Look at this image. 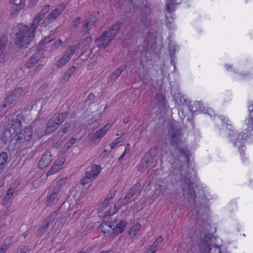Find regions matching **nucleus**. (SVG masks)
I'll return each mask as SVG.
<instances>
[{"mask_svg": "<svg viewBox=\"0 0 253 253\" xmlns=\"http://www.w3.org/2000/svg\"><path fill=\"white\" fill-rule=\"evenodd\" d=\"M49 9V6L46 5L44 6L42 10L37 14V15L33 19V22L39 26L40 22L43 19L45 14L48 12Z\"/></svg>", "mask_w": 253, "mask_h": 253, "instance_id": "nucleus-18", "label": "nucleus"}, {"mask_svg": "<svg viewBox=\"0 0 253 253\" xmlns=\"http://www.w3.org/2000/svg\"><path fill=\"white\" fill-rule=\"evenodd\" d=\"M249 136V135L247 134V133H244L243 134H239L238 135L237 137V140L236 142H235V144H236L237 142H238L239 141H240L241 143H243V140L246 139V138Z\"/></svg>", "mask_w": 253, "mask_h": 253, "instance_id": "nucleus-43", "label": "nucleus"}, {"mask_svg": "<svg viewBox=\"0 0 253 253\" xmlns=\"http://www.w3.org/2000/svg\"><path fill=\"white\" fill-rule=\"evenodd\" d=\"M124 71V69L121 68L116 69L109 77L108 82L114 83L121 75L122 72Z\"/></svg>", "mask_w": 253, "mask_h": 253, "instance_id": "nucleus-28", "label": "nucleus"}, {"mask_svg": "<svg viewBox=\"0 0 253 253\" xmlns=\"http://www.w3.org/2000/svg\"><path fill=\"white\" fill-rule=\"evenodd\" d=\"M122 26V24L121 22H117L113 25L108 30L104 31L95 40L96 45L99 48H106L114 39Z\"/></svg>", "mask_w": 253, "mask_h": 253, "instance_id": "nucleus-4", "label": "nucleus"}, {"mask_svg": "<svg viewBox=\"0 0 253 253\" xmlns=\"http://www.w3.org/2000/svg\"><path fill=\"white\" fill-rule=\"evenodd\" d=\"M121 140H122V138L120 137H118V138L115 139L114 141H113L112 143H111L110 144V146H111V149H113V148H114L117 146V145H118L119 143H120L121 142Z\"/></svg>", "mask_w": 253, "mask_h": 253, "instance_id": "nucleus-49", "label": "nucleus"}, {"mask_svg": "<svg viewBox=\"0 0 253 253\" xmlns=\"http://www.w3.org/2000/svg\"><path fill=\"white\" fill-rule=\"evenodd\" d=\"M110 127V125H106L103 127L96 131L92 135L91 139L93 141H96L97 139H100L106 134Z\"/></svg>", "mask_w": 253, "mask_h": 253, "instance_id": "nucleus-13", "label": "nucleus"}, {"mask_svg": "<svg viewBox=\"0 0 253 253\" xmlns=\"http://www.w3.org/2000/svg\"><path fill=\"white\" fill-rule=\"evenodd\" d=\"M21 127V123L20 121L16 119L13 121V123L11 125V127H10L9 128H11L12 133L14 134L16 130H19Z\"/></svg>", "mask_w": 253, "mask_h": 253, "instance_id": "nucleus-36", "label": "nucleus"}, {"mask_svg": "<svg viewBox=\"0 0 253 253\" xmlns=\"http://www.w3.org/2000/svg\"><path fill=\"white\" fill-rule=\"evenodd\" d=\"M97 175L92 173L91 171H87L85 174V176L81 180V184L84 185L92 181Z\"/></svg>", "mask_w": 253, "mask_h": 253, "instance_id": "nucleus-24", "label": "nucleus"}, {"mask_svg": "<svg viewBox=\"0 0 253 253\" xmlns=\"http://www.w3.org/2000/svg\"><path fill=\"white\" fill-rule=\"evenodd\" d=\"M59 125L57 124L52 118H51L47 122L46 124V131L47 133H51L56 129H57Z\"/></svg>", "mask_w": 253, "mask_h": 253, "instance_id": "nucleus-23", "label": "nucleus"}, {"mask_svg": "<svg viewBox=\"0 0 253 253\" xmlns=\"http://www.w3.org/2000/svg\"><path fill=\"white\" fill-rule=\"evenodd\" d=\"M189 109L192 112H196L198 111H202V107L200 101H195L192 104H190Z\"/></svg>", "mask_w": 253, "mask_h": 253, "instance_id": "nucleus-34", "label": "nucleus"}, {"mask_svg": "<svg viewBox=\"0 0 253 253\" xmlns=\"http://www.w3.org/2000/svg\"><path fill=\"white\" fill-rule=\"evenodd\" d=\"M131 3L134 5V6H138V4H137V3H136L135 1H134V0H130Z\"/></svg>", "mask_w": 253, "mask_h": 253, "instance_id": "nucleus-62", "label": "nucleus"}, {"mask_svg": "<svg viewBox=\"0 0 253 253\" xmlns=\"http://www.w3.org/2000/svg\"><path fill=\"white\" fill-rule=\"evenodd\" d=\"M169 140L170 144L185 156L186 158V161L188 163L189 161V156H191V154L189 150L183 147V143L181 139L180 130L171 126V130H169Z\"/></svg>", "mask_w": 253, "mask_h": 253, "instance_id": "nucleus-3", "label": "nucleus"}, {"mask_svg": "<svg viewBox=\"0 0 253 253\" xmlns=\"http://www.w3.org/2000/svg\"><path fill=\"white\" fill-rule=\"evenodd\" d=\"M81 21V18L78 17H76L73 22V24L74 26H77Z\"/></svg>", "mask_w": 253, "mask_h": 253, "instance_id": "nucleus-52", "label": "nucleus"}, {"mask_svg": "<svg viewBox=\"0 0 253 253\" xmlns=\"http://www.w3.org/2000/svg\"><path fill=\"white\" fill-rule=\"evenodd\" d=\"M39 61L38 55L34 54L32 57L28 60L32 64L35 65L38 63Z\"/></svg>", "mask_w": 253, "mask_h": 253, "instance_id": "nucleus-46", "label": "nucleus"}, {"mask_svg": "<svg viewBox=\"0 0 253 253\" xmlns=\"http://www.w3.org/2000/svg\"><path fill=\"white\" fill-rule=\"evenodd\" d=\"M110 152H107L106 150H104L102 153L100 155L101 158H104L108 156Z\"/></svg>", "mask_w": 253, "mask_h": 253, "instance_id": "nucleus-54", "label": "nucleus"}, {"mask_svg": "<svg viewBox=\"0 0 253 253\" xmlns=\"http://www.w3.org/2000/svg\"><path fill=\"white\" fill-rule=\"evenodd\" d=\"M22 92L23 89L21 87H17L14 89L4 100L3 107H5L7 105L11 104L20 97Z\"/></svg>", "mask_w": 253, "mask_h": 253, "instance_id": "nucleus-11", "label": "nucleus"}, {"mask_svg": "<svg viewBox=\"0 0 253 253\" xmlns=\"http://www.w3.org/2000/svg\"><path fill=\"white\" fill-rule=\"evenodd\" d=\"M57 215V214L56 211H54L51 213L45 219L42 226L39 228L38 231H37V235L38 236L41 237L43 235L44 233H45V232L48 228L49 225L53 222Z\"/></svg>", "mask_w": 253, "mask_h": 253, "instance_id": "nucleus-10", "label": "nucleus"}, {"mask_svg": "<svg viewBox=\"0 0 253 253\" xmlns=\"http://www.w3.org/2000/svg\"><path fill=\"white\" fill-rule=\"evenodd\" d=\"M181 0H167V3L166 4V9L168 12H171L173 10V7L170 6L174 4H178L180 2Z\"/></svg>", "mask_w": 253, "mask_h": 253, "instance_id": "nucleus-35", "label": "nucleus"}, {"mask_svg": "<svg viewBox=\"0 0 253 253\" xmlns=\"http://www.w3.org/2000/svg\"><path fill=\"white\" fill-rule=\"evenodd\" d=\"M63 162H62L61 160L59 159L56 160L54 162V164L52 166L51 168L46 172V175L48 176L58 172L61 169V166L63 165Z\"/></svg>", "mask_w": 253, "mask_h": 253, "instance_id": "nucleus-16", "label": "nucleus"}, {"mask_svg": "<svg viewBox=\"0 0 253 253\" xmlns=\"http://www.w3.org/2000/svg\"><path fill=\"white\" fill-rule=\"evenodd\" d=\"M97 20V15L96 13L91 14L86 21H84L82 29V33L84 35L89 34V31L95 26Z\"/></svg>", "mask_w": 253, "mask_h": 253, "instance_id": "nucleus-7", "label": "nucleus"}, {"mask_svg": "<svg viewBox=\"0 0 253 253\" xmlns=\"http://www.w3.org/2000/svg\"><path fill=\"white\" fill-rule=\"evenodd\" d=\"M7 246L2 245L0 247V253H5L7 250Z\"/></svg>", "mask_w": 253, "mask_h": 253, "instance_id": "nucleus-56", "label": "nucleus"}, {"mask_svg": "<svg viewBox=\"0 0 253 253\" xmlns=\"http://www.w3.org/2000/svg\"><path fill=\"white\" fill-rule=\"evenodd\" d=\"M129 121V119L128 118H126L125 119H124L123 122L125 124H127V123H128Z\"/></svg>", "mask_w": 253, "mask_h": 253, "instance_id": "nucleus-60", "label": "nucleus"}, {"mask_svg": "<svg viewBox=\"0 0 253 253\" xmlns=\"http://www.w3.org/2000/svg\"><path fill=\"white\" fill-rule=\"evenodd\" d=\"M28 250L27 247L25 246L19 250L17 253H26Z\"/></svg>", "mask_w": 253, "mask_h": 253, "instance_id": "nucleus-55", "label": "nucleus"}, {"mask_svg": "<svg viewBox=\"0 0 253 253\" xmlns=\"http://www.w3.org/2000/svg\"><path fill=\"white\" fill-rule=\"evenodd\" d=\"M174 50H173V51H171V50H170L169 51V55L172 57L174 55Z\"/></svg>", "mask_w": 253, "mask_h": 253, "instance_id": "nucleus-64", "label": "nucleus"}, {"mask_svg": "<svg viewBox=\"0 0 253 253\" xmlns=\"http://www.w3.org/2000/svg\"><path fill=\"white\" fill-rule=\"evenodd\" d=\"M114 195L112 193H110L107 195L106 198L99 206V209L100 211L104 210L109 205V204L112 202Z\"/></svg>", "mask_w": 253, "mask_h": 253, "instance_id": "nucleus-25", "label": "nucleus"}, {"mask_svg": "<svg viewBox=\"0 0 253 253\" xmlns=\"http://www.w3.org/2000/svg\"><path fill=\"white\" fill-rule=\"evenodd\" d=\"M150 21V17L149 14H144L142 15L140 22L144 26H147L149 25Z\"/></svg>", "mask_w": 253, "mask_h": 253, "instance_id": "nucleus-38", "label": "nucleus"}, {"mask_svg": "<svg viewBox=\"0 0 253 253\" xmlns=\"http://www.w3.org/2000/svg\"><path fill=\"white\" fill-rule=\"evenodd\" d=\"M76 139L73 138H71L66 144V146L67 149H69L70 147H71L73 144H74L76 142Z\"/></svg>", "mask_w": 253, "mask_h": 253, "instance_id": "nucleus-51", "label": "nucleus"}, {"mask_svg": "<svg viewBox=\"0 0 253 253\" xmlns=\"http://www.w3.org/2000/svg\"><path fill=\"white\" fill-rule=\"evenodd\" d=\"M32 130L30 127H26L22 129L17 135L16 145L18 147L26 148L28 142L32 138Z\"/></svg>", "mask_w": 253, "mask_h": 253, "instance_id": "nucleus-6", "label": "nucleus"}, {"mask_svg": "<svg viewBox=\"0 0 253 253\" xmlns=\"http://www.w3.org/2000/svg\"><path fill=\"white\" fill-rule=\"evenodd\" d=\"M70 127L69 125L66 126H65L64 127L62 128V131L63 132V133H65L66 132H67L68 131V128Z\"/></svg>", "mask_w": 253, "mask_h": 253, "instance_id": "nucleus-59", "label": "nucleus"}, {"mask_svg": "<svg viewBox=\"0 0 253 253\" xmlns=\"http://www.w3.org/2000/svg\"><path fill=\"white\" fill-rule=\"evenodd\" d=\"M106 227H109L110 228H111L112 226H111V225H109V223H104L103 224H101L100 226L101 230L104 234L107 232L106 231Z\"/></svg>", "mask_w": 253, "mask_h": 253, "instance_id": "nucleus-45", "label": "nucleus"}, {"mask_svg": "<svg viewBox=\"0 0 253 253\" xmlns=\"http://www.w3.org/2000/svg\"><path fill=\"white\" fill-rule=\"evenodd\" d=\"M125 156V152H124L121 156L119 158V160H121V159H123V158Z\"/></svg>", "mask_w": 253, "mask_h": 253, "instance_id": "nucleus-61", "label": "nucleus"}, {"mask_svg": "<svg viewBox=\"0 0 253 253\" xmlns=\"http://www.w3.org/2000/svg\"><path fill=\"white\" fill-rule=\"evenodd\" d=\"M127 223L126 220H121L113 229V232L115 235H118L123 232L126 227Z\"/></svg>", "mask_w": 253, "mask_h": 253, "instance_id": "nucleus-21", "label": "nucleus"}, {"mask_svg": "<svg viewBox=\"0 0 253 253\" xmlns=\"http://www.w3.org/2000/svg\"><path fill=\"white\" fill-rule=\"evenodd\" d=\"M168 12L169 13V15H168V14H166V23L167 27L170 29L171 28V24L174 22V18L172 16H171V12Z\"/></svg>", "mask_w": 253, "mask_h": 253, "instance_id": "nucleus-39", "label": "nucleus"}, {"mask_svg": "<svg viewBox=\"0 0 253 253\" xmlns=\"http://www.w3.org/2000/svg\"><path fill=\"white\" fill-rule=\"evenodd\" d=\"M54 38L55 37L54 35H52L51 34H50V37H45L43 41V43L45 45L47 44L48 43L50 42L52 40H53Z\"/></svg>", "mask_w": 253, "mask_h": 253, "instance_id": "nucleus-48", "label": "nucleus"}, {"mask_svg": "<svg viewBox=\"0 0 253 253\" xmlns=\"http://www.w3.org/2000/svg\"><path fill=\"white\" fill-rule=\"evenodd\" d=\"M249 118L247 123V130L249 131L253 130V105L251 104L249 106Z\"/></svg>", "mask_w": 253, "mask_h": 253, "instance_id": "nucleus-26", "label": "nucleus"}, {"mask_svg": "<svg viewBox=\"0 0 253 253\" xmlns=\"http://www.w3.org/2000/svg\"><path fill=\"white\" fill-rule=\"evenodd\" d=\"M38 26L33 21L30 26L17 24L15 27V43L20 48H26L35 36V31Z\"/></svg>", "mask_w": 253, "mask_h": 253, "instance_id": "nucleus-2", "label": "nucleus"}, {"mask_svg": "<svg viewBox=\"0 0 253 253\" xmlns=\"http://www.w3.org/2000/svg\"><path fill=\"white\" fill-rule=\"evenodd\" d=\"M66 182L67 179L66 178H63L59 179L56 182L55 186L52 189V191L59 193L61 188L65 184Z\"/></svg>", "mask_w": 253, "mask_h": 253, "instance_id": "nucleus-33", "label": "nucleus"}, {"mask_svg": "<svg viewBox=\"0 0 253 253\" xmlns=\"http://www.w3.org/2000/svg\"><path fill=\"white\" fill-rule=\"evenodd\" d=\"M141 226V225L139 223L135 224L129 230V234L132 237L135 236L138 231L140 229Z\"/></svg>", "mask_w": 253, "mask_h": 253, "instance_id": "nucleus-37", "label": "nucleus"}, {"mask_svg": "<svg viewBox=\"0 0 253 253\" xmlns=\"http://www.w3.org/2000/svg\"><path fill=\"white\" fill-rule=\"evenodd\" d=\"M65 58V57L63 56L61 58L57 60L56 63V66L57 68H61L68 62Z\"/></svg>", "mask_w": 253, "mask_h": 253, "instance_id": "nucleus-42", "label": "nucleus"}, {"mask_svg": "<svg viewBox=\"0 0 253 253\" xmlns=\"http://www.w3.org/2000/svg\"><path fill=\"white\" fill-rule=\"evenodd\" d=\"M61 44H62L61 41L60 40H57L51 44V50H54V49L58 48L60 45H61Z\"/></svg>", "mask_w": 253, "mask_h": 253, "instance_id": "nucleus-47", "label": "nucleus"}, {"mask_svg": "<svg viewBox=\"0 0 253 253\" xmlns=\"http://www.w3.org/2000/svg\"><path fill=\"white\" fill-rule=\"evenodd\" d=\"M68 115V114L66 112H62L55 115L52 118L60 126L67 117Z\"/></svg>", "mask_w": 253, "mask_h": 253, "instance_id": "nucleus-30", "label": "nucleus"}, {"mask_svg": "<svg viewBox=\"0 0 253 253\" xmlns=\"http://www.w3.org/2000/svg\"><path fill=\"white\" fill-rule=\"evenodd\" d=\"M204 237L200 243V247L204 253H221L219 246H214L212 243V236L210 234L200 233V237Z\"/></svg>", "mask_w": 253, "mask_h": 253, "instance_id": "nucleus-5", "label": "nucleus"}, {"mask_svg": "<svg viewBox=\"0 0 253 253\" xmlns=\"http://www.w3.org/2000/svg\"><path fill=\"white\" fill-rule=\"evenodd\" d=\"M141 3L139 4L140 6H144V7H148L147 0H141Z\"/></svg>", "mask_w": 253, "mask_h": 253, "instance_id": "nucleus-58", "label": "nucleus"}, {"mask_svg": "<svg viewBox=\"0 0 253 253\" xmlns=\"http://www.w3.org/2000/svg\"><path fill=\"white\" fill-rule=\"evenodd\" d=\"M155 103L160 109H165L167 105L165 97L161 93H156Z\"/></svg>", "mask_w": 253, "mask_h": 253, "instance_id": "nucleus-15", "label": "nucleus"}, {"mask_svg": "<svg viewBox=\"0 0 253 253\" xmlns=\"http://www.w3.org/2000/svg\"><path fill=\"white\" fill-rule=\"evenodd\" d=\"M19 184L20 181L18 179L14 180L11 182L9 189H12L13 190L15 191V189L17 188Z\"/></svg>", "mask_w": 253, "mask_h": 253, "instance_id": "nucleus-44", "label": "nucleus"}, {"mask_svg": "<svg viewBox=\"0 0 253 253\" xmlns=\"http://www.w3.org/2000/svg\"><path fill=\"white\" fill-rule=\"evenodd\" d=\"M141 187L140 183H135L126 193V196L122 199H120V201H122V203L125 206L127 205L130 204L132 202L134 201L135 200H132L133 197L139 190Z\"/></svg>", "mask_w": 253, "mask_h": 253, "instance_id": "nucleus-9", "label": "nucleus"}, {"mask_svg": "<svg viewBox=\"0 0 253 253\" xmlns=\"http://www.w3.org/2000/svg\"><path fill=\"white\" fill-rule=\"evenodd\" d=\"M7 42V38L5 36H3L0 38V63L3 62L4 59V55L2 51L5 49L6 43Z\"/></svg>", "mask_w": 253, "mask_h": 253, "instance_id": "nucleus-22", "label": "nucleus"}, {"mask_svg": "<svg viewBox=\"0 0 253 253\" xmlns=\"http://www.w3.org/2000/svg\"><path fill=\"white\" fill-rule=\"evenodd\" d=\"M94 97V95L93 93H90L89 95L88 96V98L90 99H93Z\"/></svg>", "mask_w": 253, "mask_h": 253, "instance_id": "nucleus-63", "label": "nucleus"}, {"mask_svg": "<svg viewBox=\"0 0 253 253\" xmlns=\"http://www.w3.org/2000/svg\"><path fill=\"white\" fill-rule=\"evenodd\" d=\"M58 192L52 191V193L48 196L46 202V205L48 207H52L58 200Z\"/></svg>", "mask_w": 253, "mask_h": 253, "instance_id": "nucleus-19", "label": "nucleus"}, {"mask_svg": "<svg viewBox=\"0 0 253 253\" xmlns=\"http://www.w3.org/2000/svg\"><path fill=\"white\" fill-rule=\"evenodd\" d=\"M156 149L153 148V149H150L148 151V152L145 154L146 155H148L149 156H151V158H153L156 154Z\"/></svg>", "mask_w": 253, "mask_h": 253, "instance_id": "nucleus-50", "label": "nucleus"}, {"mask_svg": "<svg viewBox=\"0 0 253 253\" xmlns=\"http://www.w3.org/2000/svg\"><path fill=\"white\" fill-rule=\"evenodd\" d=\"M81 45V44L79 43L75 45L69 46L63 57H65V59L69 61L72 56L75 54L76 51L80 48Z\"/></svg>", "mask_w": 253, "mask_h": 253, "instance_id": "nucleus-20", "label": "nucleus"}, {"mask_svg": "<svg viewBox=\"0 0 253 253\" xmlns=\"http://www.w3.org/2000/svg\"><path fill=\"white\" fill-rule=\"evenodd\" d=\"M12 132L11 128H8L3 133L1 136L0 139L4 144H6L8 142H10L12 140Z\"/></svg>", "mask_w": 253, "mask_h": 253, "instance_id": "nucleus-27", "label": "nucleus"}, {"mask_svg": "<svg viewBox=\"0 0 253 253\" xmlns=\"http://www.w3.org/2000/svg\"><path fill=\"white\" fill-rule=\"evenodd\" d=\"M162 192L166 194H169L170 193V189L168 186L164 187L162 190Z\"/></svg>", "mask_w": 253, "mask_h": 253, "instance_id": "nucleus-53", "label": "nucleus"}, {"mask_svg": "<svg viewBox=\"0 0 253 253\" xmlns=\"http://www.w3.org/2000/svg\"><path fill=\"white\" fill-rule=\"evenodd\" d=\"M14 193V191L12 189H9L6 194V195L4 196V197L3 198L2 201H1V204L3 206H6L8 204L10 199L13 197Z\"/></svg>", "mask_w": 253, "mask_h": 253, "instance_id": "nucleus-29", "label": "nucleus"}, {"mask_svg": "<svg viewBox=\"0 0 253 253\" xmlns=\"http://www.w3.org/2000/svg\"><path fill=\"white\" fill-rule=\"evenodd\" d=\"M21 0H10V3L13 4L12 7L11 8V10H14V14H17L19 12V10L22 8L21 4Z\"/></svg>", "mask_w": 253, "mask_h": 253, "instance_id": "nucleus-32", "label": "nucleus"}, {"mask_svg": "<svg viewBox=\"0 0 253 253\" xmlns=\"http://www.w3.org/2000/svg\"><path fill=\"white\" fill-rule=\"evenodd\" d=\"M163 238L162 236H159L150 246L146 253H155L158 251L161 244L163 242Z\"/></svg>", "mask_w": 253, "mask_h": 253, "instance_id": "nucleus-17", "label": "nucleus"}, {"mask_svg": "<svg viewBox=\"0 0 253 253\" xmlns=\"http://www.w3.org/2000/svg\"><path fill=\"white\" fill-rule=\"evenodd\" d=\"M75 67L72 66L63 74L61 78V82H65L69 80L71 75L75 71Z\"/></svg>", "mask_w": 253, "mask_h": 253, "instance_id": "nucleus-31", "label": "nucleus"}, {"mask_svg": "<svg viewBox=\"0 0 253 253\" xmlns=\"http://www.w3.org/2000/svg\"><path fill=\"white\" fill-rule=\"evenodd\" d=\"M121 201H120V200L118 201L117 203L114 206V211L110 212L109 215H113L118 212V210L121 208L122 206L124 205Z\"/></svg>", "mask_w": 253, "mask_h": 253, "instance_id": "nucleus-41", "label": "nucleus"}, {"mask_svg": "<svg viewBox=\"0 0 253 253\" xmlns=\"http://www.w3.org/2000/svg\"><path fill=\"white\" fill-rule=\"evenodd\" d=\"M65 5L61 3L57 6L56 8L49 13L48 15L43 19L42 24H48L54 20L64 10Z\"/></svg>", "mask_w": 253, "mask_h": 253, "instance_id": "nucleus-8", "label": "nucleus"}, {"mask_svg": "<svg viewBox=\"0 0 253 253\" xmlns=\"http://www.w3.org/2000/svg\"><path fill=\"white\" fill-rule=\"evenodd\" d=\"M181 174L183 182L182 189L184 194L187 196V199L192 206V210L189 213L190 217L196 219H205L209 212L208 206L197 202L193 182L189 175V172L184 173L181 171Z\"/></svg>", "mask_w": 253, "mask_h": 253, "instance_id": "nucleus-1", "label": "nucleus"}, {"mask_svg": "<svg viewBox=\"0 0 253 253\" xmlns=\"http://www.w3.org/2000/svg\"><path fill=\"white\" fill-rule=\"evenodd\" d=\"M33 64H32L30 62L28 61L24 64V67L27 68H30L34 66Z\"/></svg>", "mask_w": 253, "mask_h": 253, "instance_id": "nucleus-57", "label": "nucleus"}, {"mask_svg": "<svg viewBox=\"0 0 253 253\" xmlns=\"http://www.w3.org/2000/svg\"><path fill=\"white\" fill-rule=\"evenodd\" d=\"M51 154L50 152H45L38 163V167L42 169L47 166L51 162Z\"/></svg>", "mask_w": 253, "mask_h": 253, "instance_id": "nucleus-12", "label": "nucleus"}, {"mask_svg": "<svg viewBox=\"0 0 253 253\" xmlns=\"http://www.w3.org/2000/svg\"><path fill=\"white\" fill-rule=\"evenodd\" d=\"M101 170V167L99 165L93 164L91 168L90 171L93 174L98 175Z\"/></svg>", "mask_w": 253, "mask_h": 253, "instance_id": "nucleus-40", "label": "nucleus"}, {"mask_svg": "<svg viewBox=\"0 0 253 253\" xmlns=\"http://www.w3.org/2000/svg\"><path fill=\"white\" fill-rule=\"evenodd\" d=\"M153 161L154 158H151V156L145 155L142 160L140 163L138 169L141 170L146 169L153 163Z\"/></svg>", "mask_w": 253, "mask_h": 253, "instance_id": "nucleus-14", "label": "nucleus"}]
</instances>
